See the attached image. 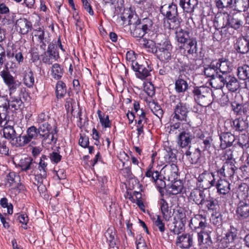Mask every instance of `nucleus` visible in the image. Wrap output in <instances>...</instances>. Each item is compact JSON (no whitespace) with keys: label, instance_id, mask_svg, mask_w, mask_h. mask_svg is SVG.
Returning a JSON list of instances; mask_svg holds the SVG:
<instances>
[{"label":"nucleus","instance_id":"f257e3e1","mask_svg":"<svg viewBox=\"0 0 249 249\" xmlns=\"http://www.w3.org/2000/svg\"><path fill=\"white\" fill-rule=\"evenodd\" d=\"M121 18L124 22L127 21L128 24L130 25L131 34L134 37H142L153 25V22L150 18H144L141 20L136 15L130 13L124 14Z\"/></svg>","mask_w":249,"mask_h":249},{"label":"nucleus","instance_id":"f03ea898","mask_svg":"<svg viewBox=\"0 0 249 249\" xmlns=\"http://www.w3.org/2000/svg\"><path fill=\"white\" fill-rule=\"evenodd\" d=\"M192 93L196 103L200 106L207 107L213 102V91L208 87H195Z\"/></svg>","mask_w":249,"mask_h":249},{"label":"nucleus","instance_id":"7ed1b4c3","mask_svg":"<svg viewBox=\"0 0 249 249\" xmlns=\"http://www.w3.org/2000/svg\"><path fill=\"white\" fill-rule=\"evenodd\" d=\"M230 151L224 152L222 157L223 160H226V161L223 163L221 168H217L215 172H216L218 175L226 178L231 179L233 178V176L235 173L238 168L235 165V161L232 160V154H228Z\"/></svg>","mask_w":249,"mask_h":249},{"label":"nucleus","instance_id":"20e7f679","mask_svg":"<svg viewBox=\"0 0 249 249\" xmlns=\"http://www.w3.org/2000/svg\"><path fill=\"white\" fill-rule=\"evenodd\" d=\"M37 129L39 139H41L42 142L49 144L56 142L57 138L55 136V135L57 136L58 132L56 126H55L53 130L52 131V126L50 124H40Z\"/></svg>","mask_w":249,"mask_h":249},{"label":"nucleus","instance_id":"39448f33","mask_svg":"<svg viewBox=\"0 0 249 249\" xmlns=\"http://www.w3.org/2000/svg\"><path fill=\"white\" fill-rule=\"evenodd\" d=\"M173 47L171 42L166 39L162 42L158 43L156 49L157 58L164 63H167L172 57Z\"/></svg>","mask_w":249,"mask_h":249},{"label":"nucleus","instance_id":"423d86ee","mask_svg":"<svg viewBox=\"0 0 249 249\" xmlns=\"http://www.w3.org/2000/svg\"><path fill=\"white\" fill-rule=\"evenodd\" d=\"M215 172H209L204 171L196 178V187L199 189L206 190L215 185Z\"/></svg>","mask_w":249,"mask_h":249},{"label":"nucleus","instance_id":"0eeeda50","mask_svg":"<svg viewBox=\"0 0 249 249\" xmlns=\"http://www.w3.org/2000/svg\"><path fill=\"white\" fill-rule=\"evenodd\" d=\"M26 91L25 88L14 90L9 92V99L7 100V108L13 111L21 110L24 107V104L21 99L20 94Z\"/></svg>","mask_w":249,"mask_h":249},{"label":"nucleus","instance_id":"6e6552de","mask_svg":"<svg viewBox=\"0 0 249 249\" xmlns=\"http://www.w3.org/2000/svg\"><path fill=\"white\" fill-rule=\"evenodd\" d=\"M173 113L172 115L173 121L187 122L188 114L190 111L188 104L183 102H179L174 106Z\"/></svg>","mask_w":249,"mask_h":249},{"label":"nucleus","instance_id":"1a4fd4ad","mask_svg":"<svg viewBox=\"0 0 249 249\" xmlns=\"http://www.w3.org/2000/svg\"><path fill=\"white\" fill-rule=\"evenodd\" d=\"M197 137L199 140L197 141V147L201 151L203 152V154L206 153L209 154L211 150L213 149L214 144L213 143V139L212 136L207 133H203L199 130Z\"/></svg>","mask_w":249,"mask_h":249},{"label":"nucleus","instance_id":"9d476101","mask_svg":"<svg viewBox=\"0 0 249 249\" xmlns=\"http://www.w3.org/2000/svg\"><path fill=\"white\" fill-rule=\"evenodd\" d=\"M0 75L7 86L9 92L22 89L20 87L21 82L10 73L7 67L0 72Z\"/></svg>","mask_w":249,"mask_h":249},{"label":"nucleus","instance_id":"9b49d317","mask_svg":"<svg viewBox=\"0 0 249 249\" xmlns=\"http://www.w3.org/2000/svg\"><path fill=\"white\" fill-rule=\"evenodd\" d=\"M189 226L191 230L197 233L206 229L209 228L210 225L207 222L205 216L202 214H195L190 219Z\"/></svg>","mask_w":249,"mask_h":249},{"label":"nucleus","instance_id":"f8f14e48","mask_svg":"<svg viewBox=\"0 0 249 249\" xmlns=\"http://www.w3.org/2000/svg\"><path fill=\"white\" fill-rule=\"evenodd\" d=\"M57 46L53 43L48 45V49L41 55L42 61L46 64L51 65L53 61L57 60L59 58L57 52Z\"/></svg>","mask_w":249,"mask_h":249},{"label":"nucleus","instance_id":"ddd939ff","mask_svg":"<svg viewBox=\"0 0 249 249\" xmlns=\"http://www.w3.org/2000/svg\"><path fill=\"white\" fill-rule=\"evenodd\" d=\"M212 232V229L210 226L209 228L197 232L198 244L201 248H208L212 245L213 242L210 235Z\"/></svg>","mask_w":249,"mask_h":249},{"label":"nucleus","instance_id":"4468645a","mask_svg":"<svg viewBox=\"0 0 249 249\" xmlns=\"http://www.w3.org/2000/svg\"><path fill=\"white\" fill-rule=\"evenodd\" d=\"M237 219L242 221L249 218V200H240L236 209Z\"/></svg>","mask_w":249,"mask_h":249},{"label":"nucleus","instance_id":"2eb2a0df","mask_svg":"<svg viewBox=\"0 0 249 249\" xmlns=\"http://www.w3.org/2000/svg\"><path fill=\"white\" fill-rule=\"evenodd\" d=\"M226 17L227 22L222 26V28L229 26L231 28L237 30L243 27L244 21L242 16L237 15H230L227 14Z\"/></svg>","mask_w":249,"mask_h":249},{"label":"nucleus","instance_id":"dca6fc26","mask_svg":"<svg viewBox=\"0 0 249 249\" xmlns=\"http://www.w3.org/2000/svg\"><path fill=\"white\" fill-rule=\"evenodd\" d=\"M213 60L217 70H218L222 74H228V73L231 70V64L228 59L222 57Z\"/></svg>","mask_w":249,"mask_h":249},{"label":"nucleus","instance_id":"f3484780","mask_svg":"<svg viewBox=\"0 0 249 249\" xmlns=\"http://www.w3.org/2000/svg\"><path fill=\"white\" fill-rule=\"evenodd\" d=\"M194 138L191 132L188 130H183L178 136V144L181 148H186L191 143Z\"/></svg>","mask_w":249,"mask_h":249},{"label":"nucleus","instance_id":"a211bd4d","mask_svg":"<svg viewBox=\"0 0 249 249\" xmlns=\"http://www.w3.org/2000/svg\"><path fill=\"white\" fill-rule=\"evenodd\" d=\"M160 12L164 17L168 19L171 17H174L175 16L178 15V12L177 5L173 3L169 4H164L161 5L160 7Z\"/></svg>","mask_w":249,"mask_h":249},{"label":"nucleus","instance_id":"6ab92c4d","mask_svg":"<svg viewBox=\"0 0 249 249\" xmlns=\"http://www.w3.org/2000/svg\"><path fill=\"white\" fill-rule=\"evenodd\" d=\"M132 68L136 72V76L141 79H144L148 76L151 71L148 66L140 65L138 62H133Z\"/></svg>","mask_w":249,"mask_h":249},{"label":"nucleus","instance_id":"aec40b11","mask_svg":"<svg viewBox=\"0 0 249 249\" xmlns=\"http://www.w3.org/2000/svg\"><path fill=\"white\" fill-rule=\"evenodd\" d=\"M206 197L204 190L197 187L194 189L190 195V199L193 201L199 207H200L202 203L204 202Z\"/></svg>","mask_w":249,"mask_h":249},{"label":"nucleus","instance_id":"412c9836","mask_svg":"<svg viewBox=\"0 0 249 249\" xmlns=\"http://www.w3.org/2000/svg\"><path fill=\"white\" fill-rule=\"evenodd\" d=\"M16 28L17 31L22 35H26L32 29V23L26 18H20L16 22Z\"/></svg>","mask_w":249,"mask_h":249},{"label":"nucleus","instance_id":"4be33fe9","mask_svg":"<svg viewBox=\"0 0 249 249\" xmlns=\"http://www.w3.org/2000/svg\"><path fill=\"white\" fill-rule=\"evenodd\" d=\"M203 206H204L205 209L211 213L220 209L218 201L210 195L206 197L200 207H202Z\"/></svg>","mask_w":249,"mask_h":249},{"label":"nucleus","instance_id":"5701e85b","mask_svg":"<svg viewBox=\"0 0 249 249\" xmlns=\"http://www.w3.org/2000/svg\"><path fill=\"white\" fill-rule=\"evenodd\" d=\"M162 170L164 171L165 179L173 181L178 178V168L176 164L166 165Z\"/></svg>","mask_w":249,"mask_h":249},{"label":"nucleus","instance_id":"b1692460","mask_svg":"<svg viewBox=\"0 0 249 249\" xmlns=\"http://www.w3.org/2000/svg\"><path fill=\"white\" fill-rule=\"evenodd\" d=\"M176 244L182 249H189L193 245V236L189 233H183L179 236Z\"/></svg>","mask_w":249,"mask_h":249},{"label":"nucleus","instance_id":"393cba45","mask_svg":"<svg viewBox=\"0 0 249 249\" xmlns=\"http://www.w3.org/2000/svg\"><path fill=\"white\" fill-rule=\"evenodd\" d=\"M220 147L222 149H225L232 145L235 140V136L230 132H223L220 135Z\"/></svg>","mask_w":249,"mask_h":249},{"label":"nucleus","instance_id":"a878e982","mask_svg":"<svg viewBox=\"0 0 249 249\" xmlns=\"http://www.w3.org/2000/svg\"><path fill=\"white\" fill-rule=\"evenodd\" d=\"M237 230L233 227H230V230L225 234V236L221 240L222 246L221 248H226L228 247L229 244L232 243L236 237Z\"/></svg>","mask_w":249,"mask_h":249},{"label":"nucleus","instance_id":"bb28decb","mask_svg":"<svg viewBox=\"0 0 249 249\" xmlns=\"http://www.w3.org/2000/svg\"><path fill=\"white\" fill-rule=\"evenodd\" d=\"M105 235L110 248H114L119 242L117 231L113 227H109L106 231Z\"/></svg>","mask_w":249,"mask_h":249},{"label":"nucleus","instance_id":"cd10ccee","mask_svg":"<svg viewBox=\"0 0 249 249\" xmlns=\"http://www.w3.org/2000/svg\"><path fill=\"white\" fill-rule=\"evenodd\" d=\"M159 205L163 219L166 221H169L173 214L172 213L171 209H169L167 202L164 199L161 198L159 201Z\"/></svg>","mask_w":249,"mask_h":249},{"label":"nucleus","instance_id":"c85d7f7f","mask_svg":"<svg viewBox=\"0 0 249 249\" xmlns=\"http://www.w3.org/2000/svg\"><path fill=\"white\" fill-rule=\"evenodd\" d=\"M214 186L216 187L217 192L220 195H226L231 191L230 184L225 179L220 178L217 182H215Z\"/></svg>","mask_w":249,"mask_h":249},{"label":"nucleus","instance_id":"c756f323","mask_svg":"<svg viewBox=\"0 0 249 249\" xmlns=\"http://www.w3.org/2000/svg\"><path fill=\"white\" fill-rule=\"evenodd\" d=\"M234 48L241 54H245L249 52V41L245 38H239L234 45Z\"/></svg>","mask_w":249,"mask_h":249},{"label":"nucleus","instance_id":"7c9ffc66","mask_svg":"<svg viewBox=\"0 0 249 249\" xmlns=\"http://www.w3.org/2000/svg\"><path fill=\"white\" fill-rule=\"evenodd\" d=\"M228 90L231 92L236 91L240 85L237 79L231 75L226 74L225 77V85Z\"/></svg>","mask_w":249,"mask_h":249},{"label":"nucleus","instance_id":"2f4dec72","mask_svg":"<svg viewBox=\"0 0 249 249\" xmlns=\"http://www.w3.org/2000/svg\"><path fill=\"white\" fill-rule=\"evenodd\" d=\"M186 223L174 220L171 223L167 224V227L170 231L175 234H179L185 230V226Z\"/></svg>","mask_w":249,"mask_h":249},{"label":"nucleus","instance_id":"473e14b6","mask_svg":"<svg viewBox=\"0 0 249 249\" xmlns=\"http://www.w3.org/2000/svg\"><path fill=\"white\" fill-rule=\"evenodd\" d=\"M225 77L226 74H220L216 72V75L211 79L210 84L213 88L220 89L225 85Z\"/></svg>","mask_w":249,"mask_h":249},{"label":"nucleus","instance_id":"72a5a7b5","mask_svg":"<svg viewBox=\"0 0 249 249\" xmlns=\"http://www.w3.org/2000/svg\"><path fill=\"white\" fill-rule=\"evenodd\" d=\"M190 148L191 146H189V149L186 151L185 155L191 164H196L201 158L203 152L197 147L193 152H192L190 151Z\"/></svg>","mask_w":249,"mask_h":249},{"label":"nucleus","instance_id":"f704fd0d","mask_svg":"<svg viewBox=\"0 0 249 249\" xmlns=\"http://www.w3.org/2000/svg\"><path fill=\"white\" fill-rule=\"evenodd\" d=\"M179 6L184 12L191 13L194 12L195 7L197 5V0H180Z\"/></svg>","mask_w":249,"mask_h":249},{"label":"nucleus","instance_id":"c9c22d12","mask_svg":"<svg viewBox=\"0 0 249 249\" xmlns=\"http://www.w3.org/2000/svg\"><path fill=\"white\" fill-rule=\"evenodd\" d=\"M35 163V162H34ZM18 166L21 168L22 171L27 172L29 170H32V173L34 170V162L33 159L30 157H25L20 160Z\"/></svg>","mask_w":249,"mask_h":249},{"label":"nucleus","instance_id":"e433bc0d","mask_svg":"<svg viewBox=\"0 0 249 249\" xmlns=\"http://www.w3.org/2000/svg\"><path fill=\"white\" fill-rule=\"evenodd\" d=\"M231 126L237 131L243 132L246 131L249 127V124L246 120L240 117L233 121Z\"/></svg>","mask_w":249,"mask_h":249},{"label":"nucleus","instance_id":"4c0bfd02","mask_svg":"<svg viewBox=\"0 0 249 249\" xmlns=\"http://www.w3.org/2000/svg\"><path fill=\"white\" fill-rule=\"evenodd\" d=\"M184 46L188 53L193 55L196 54L197 51V41L195 38L192 37L190 38L184 44Z\"/></svg>","mask_w":249,"mask_h":249},{"label":"nucleus","instance_id":"58836bf2","mask_svg":"<svg viewBox=\"0 0 249 249\" xmlns=\"http://www.w3.org/2000/svg\"><path fill=\"white\" fill-rule=\"evenodd\" d=\"M29 143V142L25 134L22 135V133H18L11 143L16 147H21L24 146Z\"/></svg>","mask_w":249,"mask_h":249},{"label":"nucleus","instance_id":"ea45409f","mask_svg":"<svg viewBox=\"0 0 249 249\" xmlns=\"http://www.w3.org/2000/svg\"><path fill=\"white\" fill-rule=\"evenodd\" d=\"M187 211L182 208H179L174 210L173 214L174 220H178L186 223L188 218L186 216Z\"/></svg>","mask_w":249,"mask_h":249},{"label":"nucleus","instance_id":"a19ab883","mask_svg":"<svg viewBox=\"0 0 249 249\" xmlns=\"http://www.w3.org/2000/svg\"><path fill=\"white\" fill-rule=\"evenodd\" d=\"M249 8V0H234L232 9L238 12H245Z\"/></svg>","mask_w":249,"mask_h":249},{"label":"nucleus","instance_id":"79ce46f5","mask_svg":"<svg viewBox=\"0 0 249 249\" xmlns=\"http://www.w3.org/2000/svg\"><path fill=\"white\" fill-rule=\"evenodd\" d=\"M67 93V87L66 84L61 80L56 83L55 86V94L57 99L63 98Z\"/></svg>","mask_w":249,"mask_h":249},{"label":"nucleus","instance_id":"37998d69","mask_svg":"<svg viewBox=\"0 0 249 249\" xmlns=\"http://www.w3.org/2000/svg\"><path fill=\"white\" fill-rule=\"evenodd\" d=\"M7 55L9 58L15 56L16 61L19 64L23 62L24 57L20 48L16 49L13 47L12 51L7 53Z\"/></svg>","mask_w":249,"mask_h":249},{"label":"nucleus","instance_id":"c03bdc74","mask_svg":"<svg viewBox=\"0 0 249 249\" xmlns=\"http://www.w3.org/2000/svg\"><path fill=\"white\" fill-rule=\"evenodd\" d=\"M3 126L4 127L3 129V136L5 139L10 140V142L11 143L18 133L16 132L13 126L11 125Z\"/></svg>","mask_w":249,"mask_h":249},{"label":"nucleus","instance_id":"a18cd8bd","mask_svg":"<svg viewBox=\"0 0 249 249\" xmlns=\"http://www.w3.org/2000/svg\"><path fill=\"white\" fill-rule=\"evenodd\" d=\"M188 89L187 82L182 78L178 77L175 83V89L178 93H183Z\"/></svg>","mask_w":249,"mask_h":249},{"label":"nucleus","instance_id":"49530a36","mask_svg":"<svg viewBox=\"0 0 249 249\" xmlns=\"http://www.w3.org/2000/svg\"><path fill=\"white\" fill-rule=\"evenodd\" d=\"M176 38L178 42L183 44L191 38L189 36V32L182 29L176 31Z\"/></svg>","mask_w":249,"mask_h":249},{"label":"nucleus","instance_id":"de8ad7c7","mask_svg":"<svg viewBox=\"0 0 249 249\" xmlns=\"http://www.w3.org/2000/svg\"><path fill=\"white\" fill-rule=\"evenodd\" d=\"M48 161L49 159L47 157L46 155H42L38 163V170L39 172L42 173L41 175L43 177H44L45 175L47 174Z\"/></svg>","mask_w":249,"mask_h":249},{"label":"nucleus","instance_id":"09e8293b","mask_svg":"<svg viewBox=\"0 0 249 249\" xmlns=\"http://www.w3.org/2000/svg\"><path fill=\"white\" fill-rule=\"evenodd\" d=\"M216 72H217V70L213 60L211 62L210 65L204 68V75L207 77H210L211 79L216 75Z\"/></svg>","mask_w":249,"mask_h":249},{"label":"nucleus","instance_id":"8fccbe9b","mask_svg":"<svg viewBox=\"0 0 249 249\" xmlns=\"http://www.w3.org/2000/svg\"><path fill=\"white\" fill-rule=\"evenodd\" d=\"M237 75L241 80H246L249 78V66L244 65L239 66L237 69Z\"/></svg>","mask_w":249,"mask_h":249},{"label":"nucleus","instance_id":"3c124183","mask_svg":"<svg viewBox=\"0 0 249 249\" xmlns=\"http://www.w3.org/2000/svg\"><path fill=\"white\" fill-rule=\"evenodd\" d=\"M63 69L60 65L57 63L54 64L52 67V74L53 77L56 80H59L63 74Z\"/></svg>","mask_w":249,"mask_h":249},{"label":"nucleus","instance_id":"603ef678","mask_svg":"<svg viewBox=\"0 0 249 249\" xmlns=\"http://www.w3.org/2000/svg\"><path fill=\"white\" fill-rule=\"evenodd\" d=\"M97 113L102 125L105 128L110 127L111 122L109 119V116L106 115L100 110H98Z\"/></svg>","mask_w":249,"mask_h":249},{"label":"nucleus","instance_id":"864d4df0","mask_svg":"<svg viewBox=\"0 0 249 249\" xmlns=\"http://www.w3.org/2000/svg\"><path fill=\"white\" fill-rule=\"evenodd\" d=\"M19 176L15 172H10L6 176L7 183L6 184H8L9 187L13 185L16 186L18 181H19Z\"/></svg>","mask_w":249,"mask_h":249},{"label":"nucleus","instance_id":"5fc2aeb1","mask_svg":"<svg viewBox=\"0 0 249 249\" xmlns=\"http://www.w3.org/2000/svg\"><path fill=\"white\" fill-rule=\"evenodd\" d=\"M44 35L45 33L43 30H39L37 35L35 36V37L37 38V41L39 43L40 49L44 51H45L47 44H48L47 39L44 37Z\"/></svg>","mask_w":249,"mask_h":249},{"label":"nucleus","instance_id":"6e6d98bb","mask_svg":"<svg viewBox=\"0 0 249 249\" xmlns=\"http://www.w3.org/2000/svg\"><path fill=\"white\" fill-rule=\"evenodd\" d=\"M234 0H215L216 6L218 9H232Z\"/></svg>","mask_w":249,"mask_h":249},{"label":"nucleus","instance_id":"4d7b16f0","mask_svg":"<svg viewBox=\"0 0 249 249\" xmlns=\"http://www.w3.org/2000/svg\"><path fill=\"white\" fill-rule=\"evenodd\" d=\"M168 27L170 29H176L180 26L181 18L179 15H177L175 17H171L168 19Z\"/></svg>","mask_w":249,"mask_h":249},{"label":"nucleus","instance_id":"13d9d810","mask_svg":"<svg viewBox=\"0 0 249 249\" xmlns=\"http://www.w3.org/2000/svg\"><path fill=\"white\" fill-rule=\"evenodd\" d=\"M212 221L213 225L219 227L222 225L223 222V215L219 210L212 213Z\"/></svg>","mask_w":249,"mask_h":249},{"label":"nucleus","instance_id":"bf43d9fd","mask_svg":"<svg viewBox=\"0 0 249 249\" xmlns=\"http://www.w3.org/2000/svg\"><path fill=\"white\" fill-rule=\"evenodd\" d=\"M37 129L35 126H32L29 127L26 130V137L28 139L29 142L32 139H39V135L37 132Z\"/></svg>","mask_w":249,"mask_h":249},{"label":"nucleus","instance_id":"052dcab7","mask_svg":"<svg viewBox=\"0 0 249 249\" xmlns=\"http://www.w3.org/2000/svg\"><path fill=\"white\" fill-rule=\"evenodd\" d=\"M238 144L243 149L246 150L249 147V136L245 134H241L239 136Z\"/></svg>","mask_w":249,"mask_h":249},{"label":"nucleus","instance_id":"680f3d73","mask_svg":"<svg viewBox=\"0 0 249 249\" xmlns=\"http://www.w3.org/2000/svg\"><path fill=\"white\" fill-rule=\"evenodd\" d=\"M171 192L173 195H177L181 192L183 186L180 180L175 181L171 186Z\"/></svg>","mask_w":249,"mask_h":249},{"label":"nucleus","instance_id":"e2e57ef3","mask_svg":"<svg viewBox=\"0 0 249 249\" xmlns=\"http://www.w3.org/2000/svg\"><path fill=\"white\" fill-rule=\"evenodd\" d=\"M24 83L29 88L33 87L35 83V77L32 71L26 73L24 77Z\"/></svg>","mask_w":249,"mask_h":249},{"label":"nucleus","instance_id":"0e129e2a","mask_svg":"<svg viewBox=\"0 0 249 249\" xmlns=\"http://www.w3.org/2000/svg\"><path fill=\"white\" fill-rule=\"evenodd\" d=\"M166 154L164 156V159L169 164H176L177 161V156L174 154L171 148H169L168 151H166Z\"/></svg>","mask_w":249,"mask_h":249},{"label":"nucleus","instance_id":"69168bd1","mask_svg":"<svg viewBox=\"0 0 249 249\" xmlns=\"http://www.w3.org/2000/svg\"><path fill=\"white\" fill-rule=\"evenodd\" d=\"M42 174L41 172H38L37 174L35 175V184L37 186L38 190L40 191V189L41 191H43V189H45L44 186L42 185L43 180L47 177V174L45 175V176L43 177L41 175Z\"/></svg>","mask_w":249,"mask_h":249},{"label":"nucleus","instance_id":"338daca9","mask_svg":"<svg viewBox=\"0 0 249 249\" xmlns=\"http://www.w3.org/2000/svg\"><path fill=\"white\" fill-rule=\"evenodd\" d=\"M153 222L155 227L158 228L160 232L163 233L165 231L164 223L160 215H157L156 218H153Z\"/></svg>","mask_w":249,"mask_h":249},{"label":"nucleus","instance_id":"774afa93","mask_svg":"<svg viewBox=\"0 0 249 249\" xmlns=\"http://www.w3.org/2000/svg\"><path fill=\"white\" fill-rule=\"evenodd\" d=\"M0 204L3 208H7V213L12 214L13 213V206L11 203L8 202V200L6 197L2 198L0 200Z\"/></svg>","mask_w":249,"mask_h":249}]
</instances>
